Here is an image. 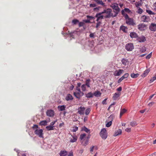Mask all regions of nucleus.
Instances as JSON below:
<instances>
[{
  "mask_svg": "<svg viewBox=\"0 0 156 156\" xmlns=\"http://www.w3.org/2000/svg\"><path fill=\"white\" fill-rule=\"evenodd\" d=\"M46 113L47 115L50 117H53L55 115L54 112L51 109L48 110Z\"/></svg>",
  "mask_w": 156,
  "mask_h": 156,
  "instance_id": "9b49d317",
  "label": "nucleus"
},
{
  "mask_svg": "<svg viewBox=\"0 0 156 156\" xmlns=\"http://www.w3.org/2000/svg\"><path fill=\"white\" fill-rule=\"evenodd\" d=\"M57 122V120H56L52 122L51 123H50V125H51V126H53L54 124H55V122Z\"/></svg>",
  "mask_w": 156,
  "mask_h": 156,
  "instance_id": "bf43d9fd",
  "label": "nucleus"
},
{
  "mask_svg": "<svg viewBox=\"0 0 156 156\" xmlns=\"http://www.w3.org/2000/svg\"><path fill=\"white\" fill-rule=\"evenodd\" d=\"M89 36L91 38H94L95 37V33H91L90 34Z\"/></svg>",
  "mask_w": 156,
  "mask_h": 156,
  "instance_id": "3c124183",
  "label": "nucleus"
},
{
  "mask_svg": "<svg viewBox=\"0 0 156 156\" xmlns=\"http://www.w3.org/2000/svg\"><path fill=\"white\" fill-rule=\"evenodd\" d=\"M100 135L101 137L104 139H105L107 136V133L105 128H103L101 129Z\"/></svg>",
  "mask_w": 156,
  "mask_h": 156,
  "instance_id": "7ed1b4c3",
  "label": "nucleus"
},
{
  "mask_svg": "<svg viewBox=\"0 0 156 156\" xmlns=\"http://www.w3.org/2000/svg\"><path fill=\"white\" fill-rule=\"evenodd\" d=\"M54 126H51V125H49L48 126H47L46 127V128L47 129V130L50 131L51 130H53L54 129Z\"/></svg>",
  "mask_w": 156,
  "mask_h": 156,
  "instance_id": "cd10ccee",
  "label": "nucleus"
},
{
  "mask_svg": "<svg viewBox=\"0 0 156 156\" xmlns=\"http://www.w3.org/2000/svg\"><path fill=\"white\" fill-rule=\"evenodd\" d=\"M125 48L128 51H132L134 49L133 45L131 43H128L126 45Z\"/></svg>",
  "mask_w": 156,
  "mask_h": 156,
  "instance_id": "0eeeda50",
  "label": "nucleus"
},
{
  "mask_svg": "<svg viewBox=\"0 0 156 156\" xmlns=\"http://www.w3.org/2000/svg\"><path fill=\"white\" fill-rule=\"evenodd\" d=\"M153 7L154 8V9L156 11V2H155L153 4Z\"/></svg>",
  "mask_w": 156,
  "mask_h": 156,
  "instance_id": "e2e57ef3",
  "label": "nucleus"
},
{
  "mask_svg": "<svg viewBox=\"0 0 156 156\" xmlns=\"http://www.w3.org/2000/svg\"><path fill=\"white\" fill-rule=\"evenodd\" d=\"M124 10L126 12L129 13L131 11L128 8H125Z\"/></svg>",
  "mask_w": 156,
  "mask_h": 156,
  "instance_id": "603ef678",
  "label": "nucleus"
},
{
  "mask_svg": "<svg viewBox=\"0 0 156 156\" xmlns=\"http://www.w3.org/2000/svg\"><path fill=\"white\" fill-rule=\"evenodd\" d=\"M87 18L89 19L90 20H94L95 19V17H93L92 16H90L89 15H87Z\"/></svg>",
  "mask_w": 156,
  "mask_h": 156,
  "instance_id": "09e8293b",
  "label": "nucleus"
},
{
  "mask_svg": "<svg viewBox=\"0 0 156 156\" xmlns=\"http://www.w3.org/2000/svg\"><path fill=\"white\" fill-rule=\"evenodd\" d=\"M86 85L83 84L81 86V89L83 91H85L86 90Z\"/></svg>",
  "mask_w": 156,
  "mask_h": 156,
  "instance_id": "79ce46f5",
  "label": "nucleus"
},
{
  "mask_svg": "<svg viewBox=\"0 0 156 156\" xmlns=\"http://www.w3.org/2000/svg\"><path fill=\"white\" fill-rule=\"evenodd\" d=\"M101 23V22L98 21V22L97 23L96 27V28H98L100 26Z\"/></svg>",
  "mask_w": 156,
  "mask_h": 156,
  "instance_id": "5fc2aeb1",
  "label": "nucleus"
},
{
  "mask_svg": "<svg viewBox=\"0 0 156 156\" xmlns=\"http://www.w3.org/2000/svg\"><path fill=\"white\" fill-rule=\"evenodd\" d=\"M143 12V9L140 7H139L137 12L140 14H141Z\"/></svg>",
  "mask_w": 156,
  "mask_h": 156,
  "instance_id": "c03bdc74",
  "label": "nucleus"
},
{
  "mask_svg": "<svg viewBox=\"0 0 156 156\" xmlns=\"http://www.w3.org/2000/svg\"><path fill=\"white\" fill-rule=\"evenodd\" d=\"M125 11L124 10H122L121 11L122 14L123 15L125 19L128 17V15L125 12Z\"/></svg>",
  "mask_w": 156,
  "mask_h": 156,
  "instance_id": "72a5a7b5",
  "label": "nucleus"
},
{
  "mask_svg": "<svg viewBox=\"0 0 156 156\" xmlns=\"http://www.w3.org/2000/svg\"><path fill=\"white\" fill-rule=\"evenodd\" d=\"M96 5L95 4H90V7H94L96 6Z\"/></svg>",
  "mask_w": 156,
  "mask_h": 156,
  "instance_id": "4d7b16f0",
  "label": "nucleus"
},
{
  "mask_svg": "<svg viewBox=\"0 0 156 156\" xmlns=\"http://www.w3.org/2000/svg\"><path fill=\"white\" fill-rule=\"evenodd\" d=\"M86 97L87 98H90L92 97L93 94L91 92H89L86 95Z\"/></svg>",
  "mask_w": 156,
  "mask_h": 156,
  "instance_id": "ea45409f",
  "label": "nucleus"
},
{
  "mask_svg": "<svg viewBox=\"0 0 156 156\" xmlns=\"http://www.w3.org/2000/svg\"><path fill=\"white\" fill-rule=\"evenodd\" d=\"M120 30L123 32L126 33L127 31V28L124 26H121L120 27Z\"/></svg>",
  "mask_w": 156,
  "mask_h": 156,
  "instance_id": "a878e982",
  "label": "nucleus"
},
{
  "mask_svg": "<svg viewBox=\"0 0 156 156\" xmlns=\"http://www.w3.org/2000/svg\"><path fill=\"white\" fill-rule=\"evenodd\" d=\"M146 50V48L144 47H142L140 50V51L142 52H145Z\"/></svg>",
  "mask_w": 156,
  "mask_h": 156,
  "instance_id": "a18cd8bd",
  "label": "nucleus"
},
{
  "mask_svg": "<svg viewBox=\"0 0 156 156\" xmlns=\"http://www.w3.org/2000/svg\"><path fill=\"white\" fill-rule=\"evenodd\" d=\"M81 83H77V86L76 87V91H81L80 89V87L81 86Z\"/></svg>",
  "mask_w": 156,
  "mask_h": 156,
  "instance_id": "c9c22d12",
  "label": "nucleus"
},
{
  "mask_svg": "<svg viewBox=\"0 0 156 156\" xmlns=\"http://www.w3.org/2000/svg\"><path fill=\"white\" fill-rule=\"evenodd\" d=\"M67 152L65 150L61 151L59 153L60 156H66L67 154Z\"/></svg>",
  "mask_w": 156,
  "mask_h": 156,
  "instance_id": "5701e85b",
  "label": "nucleus"
},
{
  "mask_svg": "<svg viewBox=\"0 0 156 156\" xmlns=\"http://www.w3.org/2000/svg\"><path fill=\"white\" fill-rule=\"evenodd\" d=\"M129 35L130 37L133 38H136L138 37L137 34L134 32H132L130 33Z\"/></svg>",
  "mask_w": 156,
  "mask_h": 156,
  "instance_id": "a211bd4d",
  "label": "nucleus"
},
{
  "mask_svg": "<svg viewBox=\"0 0 156 156\" xmlns=\"http://www.w3.org/2000/svg\"><path fill=\"white\" fill-rule=\"evenodd\" d=\"M113 116L112 115H111L109 117L108 122L106 124V126L107 127H108L111 125L113 119Z\"/></svg>",
  "mask_w": 156,
  "mask_h": 156,
  "instance_id": "4468645a",
  "label": "nucleus"
},
{
  "mask_svg": "<svg viewBox=\"0 0 156 156\" xmlns=\"http://www.w3.org/2000/svg\"><path fill=\"white\" fill-rule=\"evenodd\" d=\"M77 140V137L75 135L74 136H72V138H70V142H71L73 143L76 141Z\"/></svg>",
  "mask_w": 156,
  "mask_h": 156,
  "instance_id": "393cba45",
  "label": "nucleus"
},
{
  "mask_svg": "<svg viewBox=\"0 0 156 156\" xmlns=\"http://www.w3.org/2000/svg\"><path fill=\"white\" fill-rule=\"evenodd\" d=\"M47 122L46 120H43L40 122L39 124L41 126H46L47 125Z\"/></svg>",
  "mask_w": 156,
  "mask_h": 156,
  "instance_id": "c756f323",
  "label": "nucleus"
},
{
  "mask_svg": "<svg viewBox=\"0 0 156 156\" xmlns=\"http://www.w3.org/2000/svg\"><path fill=\"white\" fill-rule=\"evenodd\" d=\"M146 12L149 15H155V13L149 10V9H147L146 10Z\"/></svg>",
  "mask_w": 156,
  "mask_h": 156,
  "instance_id": "4c0bfd02",
  "label": "nucleus"
},
{
  "mask_svg": "<svg viewBox=\"0 0 156 156\" xmlns=\"http://www.w3.org/2000/svg\"><path fill=\"white\" fill-rule=\"evenodd\" d=\"M140 19L141 21L144 22H148L150 20V17L148 16L145 15H143L141 16Z\"/></svg>",
  "mask_w": 156,
  "mask_h": 156,
  "instance_id": "1a4fd4ad",
  "label": "nucleus"
},
{
  "mask_svg": "<svg viewBox=\"0 0 156 156\" xmlns=\"http://www.w3.org/2000/svg\"><path fill=\"white\" fill-rule=\"evenodd\" d=\"M124 72L123 69H119V70H115L114 73V75L115 76H119Z\"/></svg>",
  "mask_w": 156,
  "mask_h": 156,
  "instance_id": "ddd939ff",
  "label": "nucleus"
},
{
  "mask_svg": "<svg viewBox=\"0 0 156 156\" xmlns=\"http://www.w3.org/2000/svg\"><path fill=\"white\" fill-rule=\"evenodd\" d=\"M154 102H151L149 103L148 104V105L149 106H152L153 105H154Z\"/></svg>",
  "mask_w": 156,
  "mask_h": 156,
  "instance_id": "0e129e2a",
  "label": "nucleus"
},
{
  "mask_svg": "<svg viewBox=\"0 0 156 156\" xmlns=\"http://www.w3.org/2000/svg\"><path fill=\"white\" fill-rule=\"evenodd\" d=\"M121 62L122 64H123L124 66H125L128 64L129 61L128 59L125 58H123L121 60Z\"/></svg>",
  "mask_w": 156,
  "mask_h": 156,
  "instance_id": "b1692460",
  "label": "nucleus"
},
{
  "mask_svg": "<svg viewBox=\"0 0 156 156\" xmlns=\"http://www.w3.org/2000/svg\"><path fill=\"white\" fill-rule=\"evenodd\" d=\"M102 14H103L102 12L96 14L95 17H96L97 18L96 21L97 22L99 21L100 20H101L102 19H103L104 17V16L102 15Z\"/></svg>",
  "mask_w": 156,
  "mask_h": 156,
  "instance_id": "423d86ee",
  "label": "nucleus"
},
{
  "mask_svg": "<svg viewBox=\"0 0 156 156\" xmlns=\"http://www.w3.org/2000/svg\"><path fill=\"white\" fill-rule=\"evenodd\" d=\"M126 23L129 25L134 26L136 25V23L134 21L133 19L132 18L128 17L125 19Z\"/></svg>",
  "mask_w": 156,
  "mask_h": 156,
  "instance_id": "f03ea898",
  "label": "nucleus"
},
{
  "mask_svg": "<svg viewBox=\"0 0 156 156\" xmlns=\"http://www.w3.org/2000/svg\"><path fill=\"white\" fill-rule=\"evenodd\" d=\"M139 75V74L138 73H136L135 74L133 73L131 74V76L132 78H136Z\"/></svg>",
  "mask_w": 156,
  "mask_h": 156,
  "instance_id": "58836bf2",
  "label": "nucleus"
},
{
  "mask_svg": "<svg viewBox=\"0 0 156 156\" xmlns=\"http://www.w3.org/2000/svg\"><path fill=\"white\" fill-rule=\"evenodd\" d=\"M149 28L150 30L152 31H156V24L154 23H151L149 26Z\"/></svg>",
  "mask_w": 156,
  "mask_h": 156,
  "instance_id": "2eb2a0df",
  "label": "nucleus"
},
{
  "mask_svg": "<svg viewBox=\"0 0 156 156\" xmlns=\"http://www.w3.org/2000/svg\"><path fill=\"white\" fill-rule=\"evenodd\" d=\"M66 99L68 101H70L73 99V98L71 95L69 94L66 96Z\"/></svg>",
  "mask_w": 156,
  "mask_h": 156,
  "instance_id": "6ab92c4d",
  "label": "nucleus"
},
{
  "mask_svg": "<svg viewBox=\"0 0 156 156\" xmlns=\"http://www.w3.org/2000/svg\"><path fill=\"white\" fill-rule=\"evenodd\" d=\"M84 24V23L83 22H79V26L80 27H82L83 26Z\"/></svg>",
  "mask_w": 156,
  "mask_h": 156,
  "instance_id": "864d4df0",
  "label": "nucleus"
},
{
  "mask_svg": "<svg viewBox=\"0 0 156 156\" xmlns=\"http://www.w3.org/2000/svg\"><path fill=\"white\" fill-rule=\"evenodd\" d=\"M112 8L114 9V12L115 13L114 16H116L120 11V9L118 6V4H115L113 5Z\"/></svg>",
  "mask_w": 156,
  "mask_h": 156,
  "instance_id": "20e7f679",
  "label": "nucleus"
},
{
  "mask_svg": "<svg viewBox=\"0 0 156 156\" xmlns=\"http://www.w3.org/2000/svg\"><path fill=\"white\" fill-rule=\"evenodd\" d=\"M156 80V76L153 77L150 80V83L153 82L154 81Z\"/></svg>",
  "mask_w": 156,
  "mask_h": 156,
  "instance_id": "de8ad7c7",
  "label": "nucleus"
},
{
  "mask_svg": "<svg viewBox=\"0 0 156 156\" xmlns=\"http://www.w3.org/2000/svg\"><path fill=\"white\" fill-rule=\"evenodd\" d=\"M94 1L98 5H100L103 7L106 6L105 3L103 2L102 0H94Z\"/></svg>",
  "mask_w": 156,
  "mask_h": 156,
  "instance_id": "f3484780",
  "label": "nucleus"
},
{
  "mask_svg": "<svg viewBox=\"0 0 156 156\" xmlns=\"http://www.w3.org/2000/svg\"><path fill=\"white\" fill-rule=\"evenodd\" d=\"M126 112V110L125 108H123V109H121L120 111V117L122 116V115L125 113Z\"/></svg>",
  "mask_w": 156,
  "mask_h": 156,
  "instance_id": "7c9ffc66",
  "label": "nucleus"
},
{
  "mask_svg": "<svg viewBox=\"0 0 156 156\" xmlns=\"http://www.w3.org/2000/svg\"><path fill=\"white\" fill-rule=\"evenodd\" d=\"M79 22V21L77 19H74L72 20V23L74 24H76Z\"/></svg>",
  "mask_w": 156,
  "mask_h": 156,
  "instance_id": "37998d69",
  "label": "nucleus"
},
{
  "mask_svg": "<svg viewBox=\"0 0 156 156\" xmlns=\"http://www.w3.org/2000/svg\"><path fill=\"white\" fill-rule=\"evenodd\" d=\"M125 131L127 132H130L131 131L130 128H127L125 129Z\"/></svg>",
  "mask_w": 156,
  "mask_h": 156,
  "instance_id": "052dcab7",
  "label": "nucleus"
},
{
  "mask_svg": "<svg viewBox=\"0 0 156 156\" xmlns=\"http://www.w3.org/2000/svg\"><path fill=\"white\" fill-rule=\"evenodd\" d=\"M82 130L84 131L87 133H90V130L87 129L85 126L83 127Z\"/></svg>",
  "mask_w": 156,
  "mask_h": 156,
  "instance_id": "2f4dec72",
  "label": "nucleus"
},
{
  "mask_svg": "<svg viewBox=\"0 0 156 156\" xmlns=\"http://www.w3.org/2000/svg\"><path fill=\"white\" fill-rule=\"evenodd\" d=\"M34 133L39 137L43 138V130L42 129H36L34 131Z\"/></svg>",
  "mask_w": 156,
  "mask_h": 156,
  "instance_id": "39448f33",
  "label": "nucleus"
},
{
  "mask_svg": "<svg viewBox=\"0 0 156 156\" xmlns=\"http://www.w3.org/2000/svg\"><path fill=\"white\" fill-rule=\"evenodd\" d=\"M90 108H87L86 111L85 112V114L86 115H88L89 114L90 112Z\"/></svg>",
  "mask_w": 156,
  "mask_h": 156,
  "instance_id": "a19ab883",
  "label": "nucleus"
},
{
  "mask_svg": "<svg viewBox=\"0 0 156 156\" xmlns=\"http://www.w3.org/2000/svg\"><path fill=\"white\" fill-rule=\"evenodd\" d=\"M88 142V139H87L85 141L84 143L83 144V145L85 146H86L87 145Z\"/></svg>",
  "mask_w": 156,
  "mask_h": 156,
  "instance_id": "69168bd1",
  "label": "nucleus"
},
{
  "mask_svg": "<svg viewBox=\"0 0 156 156\" xmlns=\"http://www.w3.org/2000/svg\"><path fill=\"white\" fill-rule=\"evenodd\" d=\"M101 94V93L99 91H95L94 93V95L96 97L100 96Z\"/></svg>",
  "mask_w": 156,
  "mask_h": 156,
  "instance_id": "473e14b6",
  "label": "nucleus"
},
{
  "mask_svg": "<svg viewBox=\"0 0 156 156\" xmlns=\"http://www.w3.org/2000/svg\"><path fill=\"white\" fill-rule=\"evenodd\" d=\"M74 95L77 98L79 99L83 95V93L81 91H76L74 92Z\"/></svg>",
  "mask_w": 156,
  "mask_h": 156,
  "instance_id": "6e6552de",
  "label": "nucleus"
},
{
  "mask_svg": "<svg viewBox=\"0 0 156 156\" xmlns=\"http://www.w3.org/2000/svg\"><path fill=\"white\" fill-rule=\"evenodd\" d=\"M121 94V93L120 92L115 93L112 97L113 99L114 100H116L118 97H120Z\"/></svg>",
  "mask_w": 156,
  "mask_h": 156,
  "instance_id": "dca6fc26",
  "label": "nucleus"
},
{
  "mask_svg": "<svg viewBox=\"0 0 156 156\" xmlns=\"http://www.w3.org/2000/svg\"><path fill=\"white\" fill-rule=\"evenodd\" d=\"M151 55H152V52H151L146 57V59H150L151 57Z\"/></svg>",
  "mask_w": 156,
  "mask_h": 156,
  "instance_id": "8fccbe9b",
  "label": "nucleus"
},
{
  "mask_svg": "<svg viewBox=\"0 0 156 156\" xmlns=\"http://www.w3.org/2000/svg\"><path fill=\"white\" fill-rule=\"evenodd\" d=\"M138 40L140 42H144L146 39L144 36H141L138 38Z\"/></svg>",
  "mask_w": 156,
  "mask_h": 156,
  "instance_id": "aec40b11",
  "label": "nucleus"
},
{
  "mask_svg": "<svg viewBox=\"0 0 156 156\" xmlns=\"http://www.w3.org/2000/svg\"><path fill=\"white\" fill-rule=\"evenodd\" d=\"M78 129V128L77 127H73V131L74 132H76V131Z\"/></svg>",
  "mask_w": 156,
  "mask_h": 156,
  "instance_id": "680f3d73",
  "label": "nucleus"
},
{
  "mask_svg": "<svg viewBox=\"0 0 156 156\" xmlns=\"http://www.w3.org/2000/svg\"><path fill=\"white\" fill-rule=\"evenodd\" d=\"M66 106L64 105L58 106V108L59 111H63L65 109Z\"/></svg>",
  "mask_w": 156,
  "mask_h": 156,
  "instance_id": "bb28decb",
  "label": "nucleus"
},
{
  "mask_svg": "<svg viewBox=\"0 0 156 156\" xmlns=\"http://www.w3.org/2000/svg\"><path fill=\"white\" fill-rule=\"evenodd\" d=\"M38 128V126L37 125H34L33 126V128L34 129H37Z\"/></svg>",
  "mask_w": 156,
  "mask_h": 156,
  "instance_id": "774afa93",
  "label": "nucleus"
},
{
  "mask_svg": "<svg viewBox=\"0 0 156 156\" xmlns=\"http://www.w3.org/2000/svg\"><path fill=\"white\" fill-rule=\"evenodd\" d=\"M129 76V74L128 73H126L122 77L123 79L127 78Z\"/></svg>",
  "mask_w": 156,
  "mask_h": 156,
  "instance_id": "49530a36",
  "label": "nucleus"
},
{
  "mask_svg": "<svg viewBox=\"0 0 156 156\" xmlns=\"http://www.w3.org/2000/svg\"><path fill=\"white\" fill-rule=\"evenodd\" d=\"M112 10L111 9H104L103 11L102 12L103 14L105 13L106 15L104 16L105 18H109L111 17H114L113 14L111 13Z\"/></svg>",
  "mask_w": 156,
  "mask_h": 156,
  "instance_id": "f257e3e1",
  "label": "nucleus"
},
{
  "mask_svg": "<svg viewBox=\"0 0 156 156\" xmlns=\"http://www.w3.org/2000/svg\"><path fill=\"white\" fill-rule=\"evenodd\" d=\"M90 79H89L87 80L86 81L85 84V85H86V86H87L88 87H90Z\"/></svg>",
  "mask_w": 156,
  "mask_h": 156,
  "instance_id": "f704fd0d",
  "label": "nucleus"
},
{
  "mask_svg": "<svg viewBox=\"0 0 156 156\" xmlns=\"http://www.w3.org/2000/svg\"><path fill=\"white\" fill-rule=\"evenodd\" d=\"M78 113L80 115H83L85 110V108L84 107L80 106L78 109Z\"/></svg>",
  "mask_w": 156,
  "mask_h": 156,
  "instance_id": "f8f14e48",
  "label": "nucleus"
},
{
  "mask_svg": "<svg viewBox=\"0 0 156 156\" xmlns=\"http://www.w3.org/2000/svg\"><path fill=\"white\" fill-rule=\"evenodd\" d=\"M122 133V130L121 129H118L116 131L114 134V136H116L121 134Z\"/></svg>",
  "mask_w": 156,
  "mask_h": 156,
  "instance_id": "4be33fe9",
  "label": "nucleus"
},
{
  "mask_svg": "<svg viewBox=\"0 0 156 156\" xmlns=\"http://www.w3.org/2000/svg\"><path fill=\"white\" fill-rule=\"evenodd\" d=\"M146 25L144 23L139 24L137 27L138 29L141 31L144 30L146 29Z\"/></svg>",
  "mask_w": 156,
  "mask_h": 156,
  "instance_id": "9d476101",
  "label": "nucleus"
},
{
  "mask_svg": "<svg viewBox=\"0 0 156 156\" xmlns=\"http://www.w3.org/2000/svg\"><path fill=\"white\" fill-rule=\"evenodd\" d=\"M64 125V123L63 122H62V123H60L59 125V127L60 128H61Z\"/></svg>",
  "mask_w": 156,
  "mask_h": 156,
  "instance_id": "338daca9",
  "label": "nucleus"
},
{
  "mask_svg": "<svg viewBox=\"0 0 156 156\" xmlns=\"http://www.w3.org/2000/svg\"><path fill=\"white\" fill-rule=\"evenodd\" d=\"M150 72V70L148 69H147L145 70L144 73L141 75V76L143 77H144L146 76Z\"/></svg>",
  "mask_w": 156,
  "mask_h": 156,
  "instance_id": "412c9836",
  "label": "nucleus"
},
{
  "mask_svg": "<svg viewBox=\"0 0 156 156\" xmlns=\"http://www.w3.org/2000/svg\"><path fill=\"white\" fill-rule=\"evenodd\" d=\"M124 79L122 77L120 78L118 81V83H120Z\"/></svg>",
  "mask_w": 156,
  "mask_h": 156,
  "instance_id": "13d9d810",
  "label": "nucleus"
},
{
  "mask_svg": "<svg viewBox=\"0 0 156 156\" xmlns=\"http://www.w3.org/2000/svg\"><path fill=\"white\" fill-rule=\"evenodd\" d=\"M86 134L85 133H83L80 135V140H82L83 139L84 140L86 138Z\"/></svg>",
  "mask_w": 156,
  "mask_h": 156,
  "instance_id": "c85d7f7f",
  "label": "nucleus"
},
{
  "mask_svg": "<svg viewBox=\"0 0 156 156\" xmlns=\"http://www.w3.org/2000/svg\"><path fill=\"white\" fill-rule=\"evenodd\" d=\"M107 99V98H105V99L102 102V103L103 105H106L107 103H106V101Z\"/></svg>",
  "mask_w": 156,
  "mask_h": 156,
  "instance_id": "6e6d98bb",
  "label": "nucleus"
},
{
  "mask_svg": "<svg viewBox=\"0 0 156 156\" xmlns=\"http://www.w3.org/2000/svg\"><path fill=\"white\" fill-rule=\"evenodd\" d=\"M137 125L136 122L135 121H132L130 123V125L132 127H134L136 126Z\"/></svg>",
  "mask_w": 156,
  "mask_h": 156,
  "instance_id": "e433bc0d",
  "label": "nucleus"
}]
</instances>
